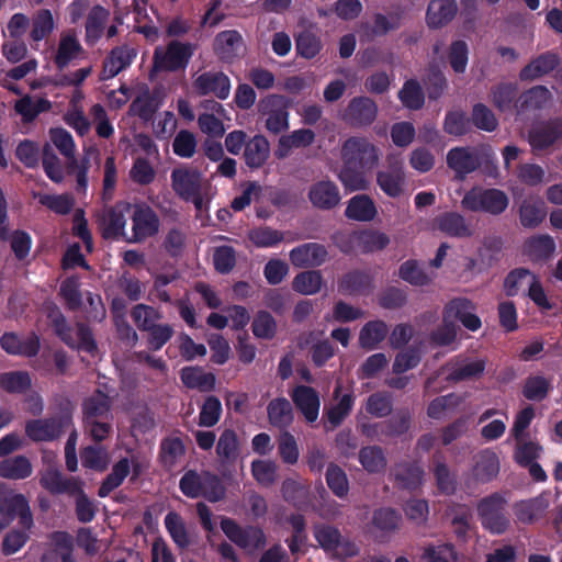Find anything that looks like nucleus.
<instances>
[{
    "instance_id": "obj_1",
    "label": "nucleus",
    "mask_w": 562,
    "mask_h": 562,
    "mask_svg": "<svg viewBox=\"0 0 562 562\" xmlns=\"http://www.w3.org/2000/svg\"><path fill=\"white\" fill-rule=\"evenodd\" d=\"M170 180L176 195L186 202H192L198 213L207 210L212 186L198 168L191 166L175 168Z\"/></svg>"
},
{
    "instance_id": "obj_2",
    "label": "nucleus",
    "mask_w": 562,
    "mask_h": 562,
    "mask_svg": "<svg viewBox=\"0 0 562 562\" xmlns=\"http://www.w3.org/2000/svg\"><path fill=\"white\" fill-rule=\"evenodd\" d=\"M508 498L502 493H492L476 504V515L482 527L492 535H503L512 527L508 512Z\"/></svg>"
},
{
    "instance_id": "obj_3",
    "label": "nucleus",
    "mask_w": 562,
    "mask_h": 562,
    "mask_svg": "<svg viewBox=\"0 0 562 562\" xmlns=\"http://www.w3.org/2000/svg\"><path fill=\"white\" fill-rule=\"evenodd\" d=\"M380 158V148L366 137H349L341 146V159L344 164L355 165L358 168L371 170L379 165Z\"/></svg>"
},
{
    "instance_id": "obj_4",
    "label": "nucleus",
    "mask_w": 562,
    "mask_h": 562,
    "mask_svg": "<svg viewBox=\"0 0 562 562\" xmlns=\"http://www.w3.org/2000/svg\"><path fill=\"white\" fill-rule=\"evenodd\" d=\"M181 492L191 498L204 496L210 502L224 497L225 490L221 481L210 472L188 471L180 480Z\"/></svg>"
},
{
    "instance_id": "obj_5",
    "label": "nucleus",
    "mask_w": 562,
    "mask_h": 562,
    "mask_svg": "<svg viewBox=\"0 0 562 562\" xmlns=\"http://www.w3.org/2000/svg\"><path fill=\"white\" fill-rule=\"evenodd\" d=\"M194 45L171 41L167 46L155 48L153 61L157 71H178L184 69L194 53Z\"/></svg>"
},
{
    "instance_id": "obj_6",
    "label": "nucleus",
    "mask_w": 562,
    "mask_h": 562,
    "mask_svg": "<svg viewBox=\"0 0 562 562\" xmlns=\"http://www.w3.org/2000/svg\"><path fill=\"white\" fill-rule=\"evenodd\" d=\"M463 209L472 212H486L494 215L503 213L508 206V198L498 189L473 188L462 201Z\"/></svg>"
},
{
    "instance_id": "obj_7",
    "label": "nucleus",
    "mask_w": 562,
    "mask_h": 562,
    "mask_svg": "<svg viewBox=\"0 0 562 562\" xmlns=\"http://www.w3.org/2000/svg\"><path fill=\"white\" fill-rule=\"evenodd\" d=\"M221 528L232 542L248 553H254L266 544V535L259 527H240L232 518L223 517Z\"/></svg>"
},
{
    "instance_id": "obj_8",
    "label": "nucleus",
    "mask_w": 562,
    "mask_h": 562,
    "mask_svg": "<svg viewBox=\"0 0 562 562\" xmlns=\"http://www.w3.org/2000/svg\"><path fill=\"white\" fill-rule=\"evenodd\" d=\"M0 515L9 522L19 518L20 525L29 530L33 526V516L24 495L10 490L5 483H0Z\"/></svg>"
},
{
    "instance_id": "obj_9",
    "label": "nucleus",
    "mask_w": 562,
    "mask_h": 562,
    "mask_svg": "<svg viewBox=\"0 0 562 562\" xmlns=\"http://www.w3.org/2000/svg\"><path fill=\"white\" fill-rule=\"evenodd\" d=\"M481 155L487 159L495 158L491 148L479 150L470 147H454L447 154V165L458 179H464L467 175L472 173L480 167Z\"/></svg>"
},
{
    "instance_id": "obj_10",
    "label": "nucleus",
    "mask_w": 562,
    "mask_h": 562,
    "mask_svg": "<svg viewBox=\"0 0 562 562\" xmlns=\"http://www.w3.org/2000/svg\"><path fill=\"white\" fill-rule=\"evenodd\" d=\"M132 235L126 237L128 243H142L159 232L160 221L157 213L144 203L132 204Z\"/></svg>"
},
{
    "instance_id": "obj_11",
    "label": "nucleus",
    "mask_w": 562,
    "mask_h": 562,
    "mask_svg": "<svg viewBox=\"0 0 562 562\" xmlns=\"http://www.w3.org/2000/svg\"><path fill=\"white\" fill-rule=\"evenodd\" d=\"M376 184L390 198H397L403 193L405 171L398 155H387L386 165L376 171Z\"/></svg>"
},
{
    "instance_id": "obj_12",
    "label": "nucleus",
    "mask_w": 562,
    "mask_h": 562,
    "mask_svg": "<svg viewBox=\"0 0 562 562\" xmlns=\"http://www.w3.org/2000/svg\"><path fill=\"white\" fill-rule=\"evenodd\" d=\"M501 471L498 454L492 449H483L472 457L468 472V484H485L497 477Z\"/></svg>"
},
{
    "instance_id": "obj_13",
    "label": "nucleus",
    "mask_w": 562,
    "mask_h": 562,
    "mask_svg": "<svg viewBox=\"0 0 562 562\" xmlns=\"http://www.w3.org/2000/svg\"><path fill=\"white\" fill-rule=\"evenodd\" d=\"M71 426L70 415L45 419H32L25 424V434L33 441H53Z\"/></svg>"
},
{
    "instance_id": "obj_14",
    "label": "nucleus",
    "mask_w": 562,
    "mask_h": 562,
    "mask_svg": "<svg viewBox=\"0 0 562 562\" xmlns=\"http://www.w3.org/2000/svg\"><path fill=\"white\" fill-rule=\"evenodd\" d=\"M550 505V496L546 493L517 501L512 506L514 521L525 526L538 524L547 517Z\"/></svg>"
},
{
    "instance_id": "obj_15",
    "label": "nucleus",
    "mask_w": 562,
    "mask_h": 562,
    "mask_svg": "<svg viewBox=\"0 0 562 562\" xmlns=\"http://www.w3.org/2000/svg\"><path fill=\"white\" fill-rule=\"evenodd\" d=\"M53 325L56 334L65 344L72 348L93 352L97 348L91 330L83 324H77L75 329L67 326L65 317L57 313L53 316Z\"/></svg>"
},
{
    "instance_id": "obj_16",
    "label": "nucleus",
    "mask_w": 562,
    "mask_h": 562,
    "mask_svg": "<svg viewBox=\"0 0 562 562\" xmlns=\"http://www.w3.org/2000/svg\"><path fill=\"white\" fill-rule=\"evenodd\" d=\"M260 111L266 115V128L273 134H279L289 127L288 101L285 98L272 94L261 100Z\"/></svg>"
},
{
    "instance_id": "obj_17",
    "label": "nucleus",
    "mask_w": 562,
    "mask_h": 562,
    "mask_svg": "<svg viewBox=\"0 0 562 562\" xmlns=\"http://www.w3.org/2000/svg\"><path fill=\"white\" fill-rule=\"evenodd\" d=\"M132 204L128 202L116 203L113 207L104 211L99 216V225L102 235L105 238H120L126 239L128 237L125 232L126 217H131Z\"/></svg>"
},
{
    "instance_id": "obj_18",
    "label": "nucleus",
    "mask_w": 562,
    "mask_h": 562,
    "mask_svg": "<svg viewBox=\"0 0 562 562\" xmlns=\"http://www.w3.org/2000/svg\"><path fill=\"white\" fill-rule=\"evenodd\" d=\"M562 137V119L557 117L535 125L528 134V142L533 153L551 147Z\"/></svg>"
},
{
    "instance_id": "obj_19",
    "label": "nucleus",
    "mask_w": 562,
    "mask_h": 562,
    "mask_svg": "<svg viewBox=\"0 0 562 562\" xmlns=\"http://www.w3.org/2000/svg\"><path fill=\"white\" fill-rule=\"evenodd\" d=\"M193 89L200 95H214L225 100L231 92L229 78L222 71H205L195 76Z\"/></svg>"
},
{
    "instance_id": "obj_20",
    "label": "nucleus",
    "mask_w": 562,
    "mask_h": 562,
    "mask_svg": "<svg viewBox=\"0 0 562 562\" xmlns=\"http://www.w3.org/2000/svg\"><path fill=\"white\" fill-rule=\"evenodd\" d=\"M459 319L462 325L472 331L482 326L480 317L475 314V305L465 297L451 300L443 310V321L452 322Z\"/></svg>"
},
{
    "instance_id": "obj_21",
    "label": "nucleus",
    "mask_w": 562,
    "mask_h": 562,
    "mask_svg": "<svg viewBox=\"0 0 562 562\" xmlns=\"http://www.w3.org/2000/svg\"><path fill=\"white\" fill-rule=\"evenodd\" d=\"M307 198L314 207L323 211L335 209L341 201L339 188L328 179L312 183L308 188Z\"/></svg>"
},
{
    "instance_id": "obj_22",
    "label": "nucleus",
    "mask_w": 562,
    "mask_h": 562,
    "mask_svg": "<svg viewBox=\"0 0 562 562\" xmlns=\"http://www.w3.org/2000/svg\"><path fill=\"white\" fill-rule=\"evenodd\" d=\"M326 248L317 243H307L290 251V261L297 268L318 267L327 259Z\"/></svg>"
},
{
    "instance_id": "obj_23",
    "label": "nucleus",
    "mask_w": 562,
    "mask_h": 562,
    "mask_svg": "<svg viewBox=\"0 0 562 562\" xmlns=\"http://www.w3.org/2000/svg\"><path fill=\"white\" fill-rule=\"evenodd\" d=\"M378 106L368 97L353 98L345 112V119L353 125H370L376 117Z\"/></svg>"
},
{
    "instance_id": "obj_24",
    "label": "nucleus",
    "mask_w": 562,
    "mask_h": 562,
    "mask_svg": "<svg viewBox=\"0 0 562 562\" xmlns=\"http://www.w3.org/2000/svg\"><path fill=\"white\" fill-rule=\"evenodd\" d=\"M82 53L83 48L76 33L72 31L63 32L54 56V63L59 70H63L74 63Z\"/></svg>"
},
{
    "instance_id": "obj_25",
    "label": "nucleus",
    "mask_w": 562,
    "mask_h": 562,
    "mask_svg": "<svg viewBox=\"0 0 562 562\" xmlns=\"http://www.w3.org/2000/svg\"><path fill=\"white\" fill-rule=\"evenodd\" d=\"M291 397L306 422L313 423L318 418L321 401L318 393L313 387L306 385L296 386Z\"/></svg>"
},
{
    "instance_id": "obj_26",
    "label": "nucleus",
    "mask_w": 562,
    "mask_h": 562,
    "mask_svg": "<svg viewBox=\"0 0 562 562\" xmlns=\"http://www.w3.org/2000/svg\"><path fill=\"white\" fill-rule=\"evenodd\" d=\"M135 56V49L127 45L113 48L103 63L100 79L108 80L115 77L131 65Z\"/></svg>"
},
{
    "instance_id": "obj_27",
    "label": "nucleus",
    "mask_w": 562,
    "mask_h": 562,
    "mask_svg": "<svg viewBox=\"0 0 562 562\" xmlns=\"http://www.w3.org/2000/svg\"><path fill=\"white\" fill-rule=\"evenodd\" d=\"M41 485L53 494H76L81 485L80 481L75 477H65L63 473L54 468H47L40 480Z\"/></svg>"
},
{
    "instance_id": "obj_28",
    "label": "nucleus",
    "mask_w": 562,
    "mask_h": 562,
    "mask_svg": "<svg viewBox=\"0 0 562 562\" xmlns=\"http://www.w3.org/2000/svg\"><path fill=\"white\" fill-rule=\"evenodd\" d=\"M485 369L483 359H457L441 368V371H448L447 380L459 382L480 376Z\"/></svg>"
},
{
    "instance_id": "obj_29",
    "label": "nucleus",
    "mask_w": 562,
    "mask_h": 562,
    "mask_svg": "<svg viewBox=\"0 0 562 562\" xmlns=\"http://www.w3.org/2000/svg\"><path fill=\"white\" fill-rule=\"evenodd\" d=\"M315 140V133L308 128L295 130L279 138L274 156L278 159L286 158L295 148L307 147Z\"/></svg>"
},
{
    "instance_id": "obj_30",
    "label": "nucleus",
    "mask_w": 562,
    "mask_h": 562,
    "mask_svg": "<svg viewBox=\"0 0 562 562\" xmlns=\"http://www.w3.org/2000/svg\"><path fill=\"white\" fill-rule=\"evenodd\" d=\"M559 65L557 54L547 52L530 60L519 72L522 81H533L551 72Z\"/></svg>"
},
{
    "instance_id": "obj_31",
    "label": "nucleus",
    "mask_w": 562,
    "mask_h": 562,
    "mask_svg": "<svg viewBox=\"0 0 562 562\" xmlns=\"http://www.w3.org/2000/svg\"><path fill=\"white\" fill-rule=\"evenodd\" d=\"M207 109L211 113H202L198 117L200 130L212 137H222L225 133L223 119L225 117V110L222 104L209 101Z\"/></svg>"
},
{
    "instance_id": "obj_32",
    "label": "nucleus",
    "mask_w": 562,
    "mask_h": 562,
    "mask_svg": "<svg viewBox=\"0 0 562 562\" xmlns=\"http://www.w3.org/2000/svg\"><path fill=\"white\" fill-rule=\"evenodd\" d=\"M240 453L239 440L235 430L224 429L216 443V456L223 467L233 465Z\"/></svg>"
},
{
    "instance_id": "obj_33",
    "label": "nucleus",
    "mask_w": 562,
    "mask_h": 562,
    "mask_svg": "<svg viewBox=\"0 0 562 562\" xmlns=\"http://www.w3.org/2000/svg\"><path fill=\"white\" fill-rule=\"evenodd\" d=\"M378 210L374 201L367 194L352 196L347 204L345 215L357 222H371L375 218Z\"/></svg>"
},
{
    "instance_id": "obj_34",
    "label": "nucleus",
    "mask_w": 562,
    "mask_h": 562,
    "mask_svg": "<svg viewBox=\"0 0 562 562\" xmlns=\"http://www.w3.org/2000/svg\"><path fill=\"white\" fill-rule=\"evenodd\" d=\"M454 0H431L427 9V24L430 27H441L450 22L457 13Z\"/></svg>"
},
{
    "instance_id": "obj_35",
    "label": "nucleus",
    "mask_w": 562,
    "mask_h": 562,
    "mask_svg": "<svg viewBox=\"0 0 562 562\" xmlns=\"http://www.w3.org/2000/svg\"><path fill=\"white\" fill-rule=\"evenodd\" d=\"M270 155V144L262 135H255L250 138L244 150L245 162L249 168L258 169L262 167Z\"/></svg>"
},
{
    "instance_id": "obj_36",
    "label": "nucleus",
    "mask_w": 562,
    "mask_h": 562,
    "mask_svg": "<svg viewBox=\"0 0 562 562\" xmlns=\"http://www.w3.org/2000/svg\"><path fill=\"white\" fill-rule=\"evenodd\" d=\"M436 223L442 233L451 237L465 238L471 237L474 233L465 218L458 213H445L437 217Z\"/></svg>"
},
{
    "instance_id": "obj_37",
    "label": "nucleus",
    "mask_w": 562,
    "mask_h": 562,
    "mask_svg": "<svg viewBox=\"0 0 562 562\" xmlns=\"http://www.w3.org/2000/svg\"><path fill=\"white\" fill-rule=\"evenodd\" d=\"M0 344L8 353L12 355L33 357L40 350V339L34 335L22 341L15 334L7 333L1 337Z\"/></svg>"
},
{
    "instance_id": "obj_38",
    "label": "nucleus",
    "mask_w": 562,
    "mask_h": 562,
    "mask_svg": "<svg viewBox=\"0 0 562 562\" xmlns=\"http://www.w3.org/2000/svg\"><path fill=\"white\" fill-rule=\"evenodd\" d=\"M182 383L189 389H196L201 392L212 391L215 386V375L205 372L199 367H186L180 372Z\"/></svg>"
},
{
    "instance_id": "obj_39",
    "label": "nucleus",
    "mask_w": 562,
    "mask_h": 562,
    "mask_svg": "<svg viewBox=\"0 0 562 562\" xmlns=\"http://www.w3.org/2000/svg\"><path fill=\"white\" fill-rule=\"evenodd\" d=\"M49 139L58 151L68 159V169H74L77 165L76 144L71 134L63 127H53L48 132Z\"/></svg>"
},
{
    "instance_id": "obj_40",
    "label": "nucleus",
    "mask_w": 562,
    "mask_h": 562,
    "mask_svg": "<svg viewBox=\"0 0 562 562\" xmlns=\"http://www.w3.org/2000/svg\"><path fill=\"white\" fill-rule=\"evenodd\" d=\"M267 414L269 423L283 431L286 430L294 419L292 406L284 397L272 400L268 404Z\"/></svg>"
},
{
    "instance_id": "obj_41",
    "label": "nucleus",
    "mask_w": 562,
    "mask_h": 562,
    "mask_svg": "<svg viewBox=\"0 0 562 562\" xmlns=\"http://www.w3.org/2000/svg\"><path fill=\"white\" fill-rule=\"evenodd\" d=\"M33 472L31 461L24 456L7 458L0 462V477L8 480H23Z\"/></svg>"
},
{
    "instance_id": "obj_42",
    "label": "nucleus",
    "mask_w": 562,
    "mask_h": 562,
    "mask_svg": "<svg viewBox=\"0 0 562 562\" xmlns=\"http://www.w3.org/2000/svg\"><path fill=\"white\" fill-rule=\"evenodd\" d=\"M31 31L30 37L34 42H41L49 36L55 27V19L50 10L40 9L37 10L30 21Z\"/></svg>"
},
{
    "instance_id": "obj_43",
    "label": "nucleus",
    "mask_w": 562,
    "mask_h": 562,
    "mask_svg": "<svg viewBox=\"0 0 562 562\" xmlns=\"http://www.w3.org/2000/svg\"><path fill=\"white\" fill-rule=\"evenodd\" d=\"M111 398L101 391L94 392L83 402V419H108Z\"/></svg>"
},
{
    "instance_id": "obj_44",
    "label": "nucleus",
    "mask_w": 562,
    "mask_h": 562,
    "mask_svg": "<svg viewBox=\"0 0 562 562\" xmlns=\"http://www.w3.org/2000/svg\"><path fill=\"white\" fill-rule=\"evenodd\" d=\"M396 486L403 490H415L423 481L424 471L416 464L402 463L393 470Z\"/></svg>"
},
{
    "instance_id": "obj_45",
    "label": "nucleus",
    "mask_w": 562,
    "mask_h": 562,
    "mask_svg": "<svg viewBox=\"0 0 562 562\" xmlns=\"http://www.w3.org/2000/svg\"><path fill=\"white\" fill-rule=\"evenodd\" d=\"M552 93L544 86H535L519 97L520 111H537L550 104Z\"/></svg>"
},
{
    "instance_id": "obj_46",
    "label": "nucleus",
    "mask_w": 562,
    "mask_h": 562,
    "mask_svg": "<svg viewBox=\"0 0 562 562\" xmlns=\"http://www.w3.org/2000/svg\"><path fill=\"white\" fill-rule=\"evenodd\" d=\"M241 48L243 37L237 31L221 32L215 38V50L222 59H233Z\"/></svg>"
},
{
    "instance_id": "obj_47",
    "label": "nucleus",
    "mask_w": 562,
    "mask_h": 562,
    "mask_svg": "<svg viewBox=\"0 0 562 562\" xmlns=\"http://www.w3.org/2000/svg\"><path fill=\"white\" fill-rule=\"evenodd\" d=\"M363 170L355 165L344 164L338 178L347 191H366L370 188V180Z\"/></svg>"
},
{
    "instance_id": "obj_48",
    "label": "nucleus",
    "mask_w": 562,
    "mask_h": 562,
    "mask_svg": "<svg viewBox=\"0 0 562 562\" xmlns=\"http://www.w3.org/2000/svg\"><path fill=\"white\" fill-rule=\"evenodd\" d=\"M462 402L463 396L454 393L438 396L429 403L427 415L432 419H443L449 414L453 413Z\"/></svg>"
},
{
    "instance_id": "obj_49",
    "label": "nucleus",
    "mask_w": 562,
    "mask_h": 562,
    "mask_svg": "<svg viewBox=\"0 0 562 562\" xmlns=\"http://www.w3.org/2000/svg\"><path fill=\"white\" fill-rule=\"evenodd\" d=\"M389 331L387 325L382 321H372L367 323L359 334V345L367 349H374L384 338Z\"/></svg>"
},
{
    "instance_id": "obj_50",
    "label": "nucleus",
    "mask_w": 562,
    "mask_h": 562,
    "mask_svg": "<svg viewBox=\"0 0 562 562\" xmlns=\"http://www.w3.org/2000/svg\"><path fill=\"white\" fill-rule=\"evenodd\" d=\"M131 317L140 331H147L162 318V314L151 305L139 303L131 310Z\"/></svg>"
},
{
    "instance_id": "obj_51",
    "label": "nucleus",
    "mask_w": 562,
    "mask_h": 562,
    "mask_svg": "<svg viewBox=\"0 0 562 562\" xmlns=\"http://www.w3.org/2000/svg\"><path fill=\"white\" fill-rule=\"evenodd\" d=\"M42 165L45 175L55 183H61L65 179V172L61 160L55 154L52 144L46 143L42 149Z\"/></svg>"
},
{
    "instance_id": "obj_52",
    "label": "nucleus",
    "mask_w": 562,
    "mask_h": 562,
    "mask_svg": "<svg viewBox=\"0 0 562 562\" xmlns=\"http://www.w3.org/2000/svg\"><path fill=\"white\" fill-rule=\"evenodd\" d=\"M535 274L527 269L519 268L508 273L504 281V291L508 296L526 292L533 282Z\"/></svg>"
},
{
    "instance_id": "obj_53",
    "label": "nucleus",
    "mask_w": 562,
    "mask_h": 562,
    "mask_svg": "<svg viewBox=\"0 0 562 562\" xmlns=\"http://www.w3.org/2000/svg\"><path fill=\"white\" fill-rule=\"evenodd\" d=\"M359 462L369 473H379L386 468V458L378 446L363 447L359 451Z\"/></svg>"
},
{
    "instance_id": "obj_54",
    "label": "nucleus",
    "mask_w": 562,
    "mask_h": 562,
    "mask_svg": "<svg viewBox=\"0 0 562 562\" xmlns=\"http://www.w3.org/2000/svg\"><path fill=\"white\" fill-rule=\"evenodd\" d=\"M323 286V277L319 271L310 270L295 276L292 281L294 291L303 295H313L321 291Z\"/></svg>"
},
{
    "instance_id": "obj_55",
    "label": "nucleus",
    "mask_w": 562,
    "mask_h": 562,
    "mask_svg": "<svg viewBox=\"0 0 562 562\" xmlns=\"http://www.w3.org/2000/svg\"><path fill=\"white\" fill-rule=\"evenodd\" d=\"M398 276L404 281L416 286L427 285L435 278L432 273H427L415 260H407L402 263L398 269Z\"/></svg>"
},
{
    "instance_id": "obj_56",
    "label": "nucleus",
    "mask_w": 562,
    "mask_h": 562,
    "mask_svg": "<svg viewBox=\"0 0 562 562\" xmlns=\"http://www.w3.org/2000/svg\"><path fill=\"white\" fill-rule=\"evenodd\" d=\"M547 215L542 202L525 200L519 209V220L524 227L535 228L542 223Z\"/></svg>"
},
{
    "instance_id": "obj_57",
    "label": "nucleus",
    "mask_w": 562,
    "mask_h": 562,
    "mask_svg": "<svg viewBox=\"0 0 562 562\" xmlns=\"http://www.w3.org/2000/svg\"><path fill=\"white\" fill-rule=\"evenodd\" d=\"M159 108V101L148 89L140 93L131 104L130 113L144 121H150Z\"/></svg>"
},
{
    "instance_id": "obj_58",
    "label": "nucleus",
    "mask_w": 562,
    "mask_h": 562,
    "mask_svg": "<svg viewBox=\"0 0 562 562\" xmlns=\"http://www.w3.org/2000/svg\"><path fill=\"white\" fill-rule=\"evenodd\" d=\"M130 473V462L127 459H122L119 462H116L111 473L104 479L102 482L100 488H99V496L100 497H106L113 490L119 487L124 479Z\"/></svg>"
},
{
    "instance_id": "obj_59",
    "label": "nucleus",
    "mask_w": 562,
    "mask_h": 562,
    "mask_svg": "<svg viewBox=\"0 0 562 562\" xmlns=\"http://www.w3.org/2000/svg\"><path fill=\"white\" fill-rule=\"evenodd\" d=\"M555 250V243L549 235H539L525 243V251L532 259L549 258Z\"/></svg>"
},
{
    "instance_id": "obj_60",
    "label": "nucleus",
    "mask_w": 562,
    "mask_h": 562,
    "mask_svg": "<svg viewBox=\"0 0 562 562\" xmlns=\"http://www.w3.org/2000/svg\"><path fill=\"white\" fill-rule=\"evenodd\" d=\"M165 526L173 542L181 549L190 544V536L187 531L186 524L181 516L175 512H170L165 517Z\"/></svg>"
},
{
    "instance_id": "obj_61",
    "label": "nucleus",
    "mask_w": 562,
    "mask_h": 562,
    "mask_svg": "<svg viewBox=\"0 0 562 562\" xmlns=\"http://www.w3.org/2000/svg\"><path fill=\"white\" fill-rule=\"evenodd\" d=\"M326 483L330 491L339 498H345L349 493L347 474L335 463H330L327 468Z\"/></svg>"
},
{
    "instance_id": "obj_62",
    "label": "nucleus",
    "mask_w": 562,
    "mask_h": 562,
    "mask_svg": "<svg viewBox=\"0 0 562 562\" xmlns=\"http://www.w3.org/2000/svg\"><path fill=\"white\" fill-rule=\"evenodd\" d=\"M110 16V12L101 5H95L89 12L86 23V35L88 40H98L104 29V24Z\"/></svg>"
},
{
    "instance_id": "obj_63",
    "label": "nucleus",
    "mask_w": 562,
    "mask_h": 562,
    "mask_svg": "<svg viewBox=\"0 0 562 562\" xmlns=\"http://www.w3.org/2000/svg\"><path fill=\"white\" fill-rule=\"evenodd\" d=\"M31 384V376L24 371L0 374V386L9 393H22L30 389Z\"/></svg>"
},
{
    "instance_id": "obj_64",
    "label": "nucleus",
    "mask_w": 562,
    "mask_h": 562,
    "mask_svg": "<svg viewBox=\"0 0 562 562\" xmlns=\"http://www.w3.org/2000/svg\"><path fill=\"white\" fill-rule=\"evenodd\" d=\"M420 559L425 562H453L457 554L450 543L428 544L423 548Z\"/></svg>"
}]
</instances>
